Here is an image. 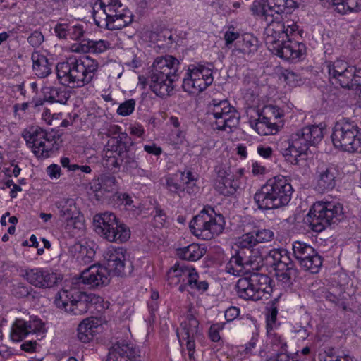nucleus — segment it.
Listing matches in <instances>:
<instances>
[{"instance_id": "f257e3e1", "label": "nucleus", "mask_w": 361, "mask_h": 361, "mask_svg": "<svg viewBox=\"0 0 361 361\" xmlns=\"http://www.w3.org/2000/svg\"><path fill=\"white\" fill-rule=\"evenodd\" d=\"M178 60L171 55L158 56L150 67L147 77L140 75L139 82L148 85L157 96L167 97L174 89V82L178 79Z\"/></svg>"}, {"instance_id": "f03ea898", "label": "nucleus", "mask_w": 361, "mask_h": 361, "mask_svg": "<svg viewBox=\"0 0 361 361\" xmlns=\"http://www.w3.org/2000/svg\"><path fill=\"white\" fill-rule=\"evenodd\" d=\"M98 69V62L90 57L84 59L70 57L56 65L59 82L71 88L82 87L90 83Z\"/></svg>"}, {"instance_id": "7ed1b4c3", "label": "nucleus", "mask_w": 361, "mask_h": 361, "mask_svg": "<svg viewBox=\"0 0 361 361\" xmlns=\"http://www.w3.org/2000/svg\"><path fill=\"white\" fill-rule=\"evenodd\" d=\"M292 193V185L286 177L277 176L267 180L255 194L254 200L260 209H274L286 205Z\"/></svg>"}, {"instance_id": "20e7f679", "label": "nucleus", "mask_w": 361, "mask_h": 361, "mask_svg": "<svg viewBox=\"0 0 361 361\" xmlns=\"http://www.w3.org/2000/svg\"><path fill=\"white\" fill-rule=\"evenodd\" d=\"M94 11L96 24L109 30L122 29L133 20L132 13L122 8L119 0H98L94 4Z\"/></svg>"}, {"instance_id": "39448f33", "label": "nucleus", "mask_w": 361, "mask_h": 361, "mask_svg": "<svg viewBox=\"0 0 361 361\" xmlns=\"http://www.w3.org/2000/svg\"><path fill=\"white\" fill-rule=\"evenodd\" d=\"M334 147L344 152H354L361 147V129L349 118L337 119L331 135Z\"/></svg>"}, {"instance_id": "423d86ee", "label": "nucleus", "mask_w": 361, "mask_h": 361, "mask_svg": "<svg viewBox=\"0 0 361 361\" xmlns=\"http://www.w3.org/2000/svg\"><path fill=\"white\" fill-rule=\"evenodd\" d=\"M224 228V219L214 208L204 207L190 222V229L196 236L209 240L219 235Z\"/></svg>"}, {"instance_id": "0eeeda50", "label": "nucleus", "mask_w": 361, "mask_h": 361, "mask_svg": "<svg viewBox=\"0 0 361 361\" xmlns=\"http://www.w3.org/2000/svg\"><path fill=\"white\" fill-rule=\"evenodd\" d=\"M343 216V206L329 201L315 202L308 213L310 225L315 232L322 231L330 224L341 221Z\"/></svg>"}, {"instance_id": "6e6552de", "label": "nucleus", "mask_w": 361, "mask_h": 361, "mask_svg": "<svg viewBox=\"0 0 361 361\" xmlns=\"http://www.w3.org/2000/svg\"><path fill=\"white\" fill-rule=\"evenodd\" d=\"M93 221L97 233L109 242L122 243L130 238L129 228L120 222L114 213L96 214Z\"/></svg>"}, {"instance_id": "1a4fd4ad", "label": "nucleus", "mask_w": 361, "mask_h": 361, "mask_svg": "<svg viewBox=\"0 0 361 361\" xmlns=\"http://www.w3.org/2000/svg\"><path fill=\"white\" fill-rule=\"evenodd\" d=\"M270 279L265 274L249 273L238 279L236 288L240 298L257 301L269 294L271 288Z\"/></svg>"}, {"instance_id": "9d476101", "label": "nucleus", "mask_w": 361, "mask_h": 361, "mask_svg": "<svg viewBox=\"0 0 361 361\" xmlns=\"http://www.w3.org/2000/svg\"><path fill=\"white\" fill-rule=\"evenodd\" d=\"M266 259L274 268L276 279L284 287H290L297 276L298 271L288 251L285 249L271 250L266 255Z\"/></svg>"}, {"instance_id": "9b49d317", "label": "nucleus", "mask_w": 361, "mask_h": 361, "mask_svg": "<svg viewBox=\"0 0 361 361\" xmlns=\"http://www.w3.org/2000/svg\"><path fill=\"white\" fill-rule=\"evenodd\" d=\"M88 296L77 287L66 286L56 295L54 303L72 315H82L89 310Z\"/></svg>"}, {"instance_id": "f8f14e48", "label": "nucleus", "mask_w": 361, "mask_h": 361, "mask_svg": "<svg viewBox=\"0 0 361 361\" xmlns=\"http://www.w3.org/2000/svg\"><path fill=\"white\" fill-rule=\"evenodd\" d=\"M281 16L269 18L267 25L264 32L265 44L269 50H274L279 44L293 36L298 30V25L290 20H281Z\"/></svg>"}, {"instance_id": "ddd939ff", "label": "nucleus", "mask_w": 361, "mask_h": 361, "mask_svg": "<svg viewBox=\"0 0 361 361\" xmlns=\"http://www.w3.org/2000/svg\"><path fill=\"white\" fill-rule=\"evenodd\" d=\"M208 114L215 119L216 128L219 130H231L240 121V114L227 99H212L208 104Z\"/></svg>"}, {"instance_id": "4468645a", "label": "nucleus", "mask_w": 361, "mask_h": 361, "mask_svg": "<svg viewBox=\"0 0 361 361\" xmlns=\"http://www.w3.org/2000/svg\"><path fill=\"white\" fill-rule=\"evenodd\" d=\"M183 81L184 91L190 94H199L213 82L212 70L203 65L191 66Z\"/></svg>"}, {"instance_id": "2eb2a0df", "label": "nucleus", "mask_w": 361, "mask_h": 361, "mask_svg": "<svg viewBox=\"0 0 361 361\" xmlns=\"http://www.w3.org/2000/svg\"><path fill=\"white\" fill-rule=\"evenodd\" d=\"M292 247L295 259L305 270L312 274L319 271L322 265V259L312 246L300 241H295Z\"/></svg>"}, {"instance_id": "dca6fc26", "label": "nucleus", "mask_w": 361, "mask_h": 361, "mask_svg": "<svg viewBox=\"0 0 361 361\" xmlns=\"http://www.w3.org/2000/svg\"><path fill=\"white\" fill-rule=\"evenodd\" d=\"M267 114L271 115L270 117L262 116L257 113V118L250 119L249 121L250 126L261 135L276 133L283 125L281 120L271 122L273 118L280 119L283 116V111L280 108L269 106L267 107Z\"/></svg>"}, {"instance_id": "f3484780", "label": "nucleus", "mask_w": 361, "mask_h": 361, "mask_svg": "<svg viewBox=\"0 0 361 361\" xmlns=\"http://www.w3.org/2000/svg\"><path fill=\"white\" fill-rule=\"evenodd\" d=\"M23 137L36 157L42 158L49 157L54 145L53 140L42 128L36 127L32 131L24 132Z\"/></svg>"}, {"instance_id": "a211bd4d", "label": "nucleus", "mask_w": 361, "mask_h": 361, "mask_svg": "<svg viewBox=\"0 0 361 361\" xmlns=\"http://www.w3.org/2000/svg\"><path fill=\"white\" fill-rule=\"evenodd\" d=\"M126 250L123 247L111 246L104 252V258L106 262L104 267L110 274L116 276H125L130 274L132 267L126 264Z\"/></svg>"}, {"instance_id": "6ab92c4d", "label": "nucleus", "mask_w": 361, "mask_h": 361, "mask_svg": "<svg viewBox=\"0 0 361 361\" xmlns=\"http://www.w3.org/2000/svg\"><path fill=\"white\" fill-rule=\"evenodd\" d=\"M297 7L294 0H267L262 6L259 1H254L251 10L254 13L261 14L264 16L265 20L269 18H275L276 16H281L283 12L290 13Z\"/></svg>"}, {"instance_id": "aec40b11", "label": "nucleus", "mask_w": 361, "mask_h": 361, "mask_svg": "<svg viewBox=\"0 0 361 361\" xmlns=\"http://www.w3.org/2000/svg\"><path fill=\"white\" fill-rule=\"evenodd\" d=\"M106 147L108 150L115 152H118V155L121 157V162H119V159H116L113 164L114 166L119 167L120 165L123 164L126 170L132 171L134 169H137V160L141 155V152L137 150L121 152V150L126 147V145L122 142V137L120 135L109 139Z\"/></svg>"}, {"instance_id": "412c9836", "label": "nucleus", "mask_w": 361, "mask_h": 361, "mask_svg": "<svg viewBox=\"0 0 361 361\" xmlns=\"http://www.w3.org/2000/svg\"><path fill=\"white\" fill-rule=\"evenodd\" d=\"M323 128L319 126L312 125L302 128L294 133L295 145L300 148L304 154L309 146L316 145L323 138Z\"/></svg>"}, {"instance_id": "4be33fe9", "label": "nucleus", "mask_w": 361, "mask_h": 361, "mask_svg": "<svg viewBox=\"0 0 361 361\" xmlns=\"http://www.w3.org/2000/svg\"><path fill=\"white\" fill-rule=\"evenodd\" d=\"M217 173L215 182V189L224 196L233 195L239 187L238 180L234 178V175L231 171L229 166L219 165L216 167Z\"/></svg>"}, {"instance_id": "5701e85b", "label": "nucleus", "mask_w": 361, "mask_h": 361, "mask_svg": "<svg viewBox=\"0 0 361 361\" xmlns=\"http://www.w3.org/2000/svg\"><path fill=\"white\" fill-rule=\"evenodd\" d=\"M110 275L104 267L94 264L83 270L78 279L82 283L95 288L108 285Z\"/></svg>"}, {"instance_id": "b1692460", "label": "nucleus", "mask_w": 361, "mask_h": 361, "mask_svg": "<svg viewBox=\"0 0 361 361\" xmlns=\"http://www.w3.org/2000/svg\"><path fill=\"white\" fill-rule=\"evenodd\" d=\"M240 255L244 261V264L249 273L257 272L259 271L264 265V254L262 249L255 247H243L241 245V238L238 241Z\"/></svg>"}, {"instance_id": "393cba45", "label": "nucleus", "mask_w": 361, "mask_h": 361, "mask_svg": "<svg viewBox=\"0 0 361 361\" xmlns=\"http://www.w3.org/2000/svg\"><path fill=\"white\" fill-rule=\"evenodd\" d=\"M23 276L31 284L38 288H51L58 281L56 274L42 268L25 269Z\"/></svg>"}, {"instance_id": "a878e982", "label": "nucleus", "mask_w": 361, "mask_h": 361, "mask_svg": "<svg viewBox=\"0 0 361 361\" xmlns=\"http://www.w3.org/2000/svg\"><path fill=\"white\" fill-rule=\"evenodd\" d=\"M337 171L332 166H318L315 173V190L324 193L334 189L336 186Z\"/></svg>"}, {"instance_id": "bb28decb", "label": "nucleus", "mask_w": 361, "mask_h": 361, "mask_svg": "<svg viewBox=\"0 0 361 361\" xmlns=\"http://www.w3.org/2000/svg\"><path fill=\"white\" fill-rule=\"evenodd\" d=\"M271 51L285 60H294L299 59L305 53V45L293 40L292 36H290L282 44H279V47Z\"/></svg>"}, {"instance_id": "cd10ccee", "label": "nucleus", "mask_w": 361, "mask_h": 361, "mask_svg": "<svg viewBox=\"0 0 361 361\" xmlns=\"http://www.w3.org/2000/svg\"><path fill=\"white\" fill-rule=\"evenodd\" d=\"M139 356L140 351L134 344L121 341L116 342L109 348L106 361H118L123 357L132 361L135 360Z\"/></svg>"}, {"instance_id": "c85d7f7f", "label": "nucleus", "mask_w": 361, "mask_h": 361, "mask_svg": "<svg viewBox=\"0 0 361 361\" xmlns=\"http://www.w3.org/2000/svg\"><path fill=\"white\" fill-rule=\"evenodd\" d=\"M295 137L294 134L290 139H280L276 143V149L283 155L286 160L293 165H298V157L302 154L300 148H296L295 145Z\"/></svg>"}, {"instance_id": "c756f323", "label": "nucleus", "mask_w": 361, "mask_h": 361, "mask_svg": "<svg viewBox=\"0 0 361 361\" xmlns=\"http://www.w3.org/2000/svg\"><path fill=\"white\" fill-rule=\"evenodd\" d=\"M91 189L95 192L98 200L102 196L108 197L109 195L114 194L118 190L116 179L111 175H102L97 181L93 183Z\"/></svg>"}, {"instance_id": "7c9ffc66", "label": "nucleus", "mask_w": 361, "mask_h": 361, "mask_svg": "<svg viewBox=\"0 0 361 361\" xmlns=\"http://www.w3.org/2000/svg\"><path fill=\"white\" fill-rule=\"evenodd\" d=\"M274 232L270 229H258L243 234L241 237L243 247H255L258 243H268L273 240Z\"/></svg>"}, {"instance_id": "2f4dec72", "label": "nucleus", "mask_w": 361, "mask_h": 361, "mask_svg": "<svg viewBox=\"0 0 361 361\" xmlns=\"http://www.w3.org/2000/svg\"><path fill=\"white\" fill-rule=\"evenodd\" d=\"M258 40L250 34H245L235 44L233 54L239 57L255 53L257 50Z\"/></svg>"}, {"instance_id": "473e14b6", "label": "nucleus", "mask_w": 361, "mask_h": 361, "mask_svg": "<svg viewBox=\"0 0 361 361\" xmlns=\"http://www.w3.org/2000/svg\"><path fill=\"white\" fill-rule=\"evenodd\" d=\"M111 48V43L105 39H84L74 49L75 51L99 54Z\"/></svg>"}, {"instance_id": "72a5a7b5", "label": "nucleus", "mask_w": 361, "mask_h": 361, "mask_svg": "<svg viewBox=\"0 0 361 361\" xmlns=\"http://www.w3.org/2000/svg\"><path fill=\"white\" fill-rule=\"evenodd\" d=\"M32 71L36 76L44 78L51 73V63L48 59L38 51L32 54Z\"/></svg>"}, {"instance_id": "f704fd0d", "label": "nucleus", "mask_w": 361, "mask_h": 361, "mask_svg": "<svg viewBox=\"0 0 361 361\" xmlns=\"http://www.w3.org/2000/svg\"><path fill=\"white\" fill-rule=\"evenodd\" d=\"M99 326V320L96 318L84 319L78 327V337L83 343H88L93 337Z\"/></svg>"}, {"instance_id": "c9c22d12", "label": "nucleus", "mask_w": 361, "mask_h": 361, "mask_svg": "<svg viewBox=\"0 0 361 361\" xmlns=\"http://www.w3.org/2000/svg\"><path fill=\"white\" fill-rule=\"evenodd\" d=\"M192 269V267H188L183 264H176L167 273L169 283L171 286H176L181 283V280L188 279Z\"/></svg>"}, {"instance_id": "e433bc0d", "label": "nucleus", "mask_w": 361, "mask_h": 361, "mask_svg": "<svg viewBox=\"0 0 361 361\" xmlns=\"http://www.w3.org/2000/svg\"><path fill=\"white\" fill-rule=\"evenodd\" d=\"M206 253L204 247L198 244L192 243L186 247L177 249L176 254L182 259L195 262L202 258Z\"/></svg>"}, {"instance_id": "4c0bfd02", "label": "nucleus", "mask_w": 361, "mask_h": 361, "mask_svg": "<svg viewBox=\"0 0 361 361\" xmlns=\"http://www.w3.org/2000/svg\"><path fill=\"white\" fill-rule=\"evenodd\" d=\"M209 284L204 280H200V276L196 271L195 269L192 267L191 269L190 274L188 279V282L184 284H181L178 287V290L180 292L188 290L190 288L192 290L197 291H206L208 289Z\"/></svg>"}, {"instance_id": "58836bf2", "label": "nucleus", "mask_w": 361, "mask_h": 361, "mask_svg": "<svg viewBox=\"0 0 361 361\" xmlns=\"http://www.w3.org/2000/svg\"><path fill=\"white\" fill-rule=\"evenodd\" d=\"M225 271L233 276L247 275L249 272L244 264L242 256L240 255L239 250L237 253L232 256L230 260L225 266Z\"/></svg>"}, {"instance_id": "ea45409f", "label": "nucleus", "mask_w": 361, "mask_h": 361, "mask_svg": "<svg viewBox=\"0 0 361 361\" xmlns=\"http://www.w3.org/2000/svg\"><path fill=\"white\" fill-rule=\"evenodd\" d=\"M69 97V92L59 87H47L44 92V101L50 103L65 104Z\"/></svg>"}, {"instance_id": "a19ab883", "label": "nucleus", "mask_w": 361, "mask_h": 361, "mask_svg": "<svg viewBox=\"0 0 361 361\" xmlns=\"http://www.w3.org/2000/svg\"><path fill=\"white\" fill-rule=\"evenodd\" d=\"M181 327L180 331L177 332L180 342H181L180 336L185 338V336H186V338L194 337L195 335L197 334L199 322L192 314H189L187 316L186 320L181 323Z\"/></svg>"}, {"instance_id": "79ce46f5", "label": "nucleus", "mask_w": 361, "mask_h": 361, "mask_svg": "<svg viewBox=\"0 0 361 361\" xmlns=\"http://www.w3.org/2000/svg\"><path fill=\"white\" fill-rule=\"evenodd\" d=\"M55 206L59 211V215L64 220L72 219L76 212V205L74 200L63 198L58 200Z\"/></svg>"}, {"instance_id": "37998d69", "label": "nucleus", "mask_w": 361, "mask_h": 361, "mask_svg": "<svg viewBox=\"0 0 361 361\" xmlns=\"http://www.w3.org/2000/svg\"><path fill=\"white\" fill-rule=\"evenodd\" d=\"M30 334L27 321L18 319L13 324L10 338L13 342H20Z\"/></svg>"}, {"instance_id": "c03bdc74", "label": "nucleus", "mask_w": 361, "mask_h": 361, "mask_svg": "<svg viewBox=\"0 0 361 361\" xmlns=\"http://www.w3.org/2000/svg\"><path fill=\"white\" fill-rule=\"evenodd\" d=\"M354 71L353 67L349 68L341 73L331 78V80H334V82H332L338 84L343 88L353 89V74L355 73Z\"/></svg>"}, {"instance_id": "a18cd8bd", "label": "nucleus", "mask_w": 361, "mask_h": 361, "mask_svg": "<svg viewBox=\"0 0 361 361\" xmlns=\"http://www.w3.org/2000/svg\"><path fill=\"white\" fill-rule=\"evenodd\" d=\"M166 185L170 192L178 194L180 197H185V188H183V183L180 177L178 178L177 176L167 177Z\"/></svg>"}, {"instance_id": "49530a36", "label": "nucleus", "mask_w": 361, "mask_h": 361, "mask_svg": "<svg viewBox=\"0 0 361 361\" xmlns=\"http://www.w3.org/2000/svg\"><path fill=\"white\" fill-rule=\"evenodd\" d=\"M192 176L190 171H188L186 173L184 172L180 173V179L183 183V188H185V195L186 194L190 195L196 194L198 192L199 188L197 186Z\"/></svg>"}, {"instance_id": "de8ad7c7", "label": "nucleus", "mask_w": 361, "mask_h": 361, "mask_svg": "<svg viewBox=\"0 0 361 361\" xmlns=\"http://www.w3.org/2000/svg\"><path fill=\"white\" fill-rule=\"evenodd\" d=\"M326 66L330 78L349 69V68L353 67L350 66L348 62L341 59H337L334 62H328Z\"/></svg>"}, {"instance_id": "09e8293b", "label": "nucleus", "mask_w": 361, "mask_h": 361, "mask_svg": "<svg viewBox=\"0 0 361 361\" xmlns=\"http://www.w3.org/2000/svg\"><path fill=\"white\" fill-rule=\"evenodd\" d=\"M277 314L278 309L275 304H272L268 308L267 313L266 314L267 330L268 333L276 327Z\"/></svg>"}, {"instance_id": "8fccbe9b", "label": "nucleus", "mask_w": 361, "mask_h": 361, "mask_svg": "<svg viewBox=\"0 0 361 361\" xmlns=\"http://www.w3.org/2000/svg\"><path fill=\"white\" fill-rule=\"evenodd\" d=\"M272 343L274 345H280L281 352L279 353L276 357H270L267 361H294L293 357H290L286 353H284V347L286 346V343L283 342L281 337H276L273 339Z\"/></svg>"}, {"instance_id": "3c124183", "label": "nucleus", "mask_w": 361, "mask_h": 361, "mask_svg": "<svg viewBox=\"0 0 361 361\" xmlns=\"http://www.w3.org/2000/svg\"><path fill=\"white\" fill-rule=\"evenodd\" d=\"M281 77L286 82L287 84L291 86H296L299 85L301 81V77L297 73L286 69L281 74Z\"/></svg>"}, {"instance_id": "603ef678", "label": "nucleus", "mask_w": 361, "mask_h": 361, "mask_svg": "<svg viewBox=\"0 0 361 361\" xmlns=\"http://www.w3.org/2000/svg\"><path fill=\"white\" fill-rule=\"evenodd\" d=\"M135 100L133 99L125 101L119 105L117 109V114L123 116L131 114L135 109Z\"/></svg>"}, {"instance_id": "864d4df0", "label": "nucleus", "mask_w": 361, "mask_h": 361, "mask_svg": "<svg viewBox=\"0 0 361 361\" xmlns=\"http://www.w3.org/2000/svg\"><path fill=\"white\" fill-rule=\"evenodd\" d=\"M167 216L163 209L159 207L154 209L153 224L155 227H164L167 223Z\"/></svg>"}, {"instance_id": "5fc2aeb1", "label": "nucleus", "mask_w": 361, "mask_h": 361, "mask_svg": "<svg viewBox=\"0 0 361 361\" xmlns=\"http://www.w3.org/2000/svg\"><path fill=\"white\" fill-rule=\"evenodd\" d=\"M32 288L30 286H27L22 283H18L13 286L11 291L12 294L15 297L18 298H22L28 296Z\"/></svg>"}, {"instance_id": "6e6d98bb", "label": "nucleus", "mask_w": 361, "mask_h": 361, "mask_svg": "<svg viewBox=\"0 0 361 361\" xmlns=\"http://www.w3.org/2000/svg\"><path fill=\"white\" fill-rule=\"evenodd\" d=\"M68 37L73 40H79L83 37L84 30L81 25H75L73 26H68Z\"/></svg>"}, {"instance_id": "4d7b16f0", "label": "nucleus", "mask_w": 361, "mask_h": 361, "mask_svg": "<svg viewBox=\"0 0 361 361\" xmlns=\"http://www.w3.org/2000/svg\"><path fill=\"white\" fill-rule=\"evenodd\" d=\"M30 334L44 332V326L39 319H34L32 321H27Z\"/></svg>"}, {"instance_id": "13d9d810", "label": "nucleus", "mask_w": 361, "mask_h": 361, "mask_svg": "<svg viewBox=\"0 0 361 361\" xmlns=\"http://www.w3.org/2000/svg\"><path fill=\"white\" fill-rule=\"evenodd\" d=\"M28 43L33 47H38L44 42V35L41 32L35 31L27 38Z\"/></svg>"}, {"instance_id": "bf43d9fd", "label": "nucleus", "mask_w": 361, "mask_h": 361, "mask_svg": "<svg viewBox=\"0 0 361 361\" xmlns=\"http://www.w3.org/2000/svg\"><path fill=\"white\" fill-rule=\"evenodd\" d=\"M223 323H216L212 324L209 328V337L214 342H217L220 340L219 331L224 328Z\"/></svg>"}, {"instance_id": "052dcab7", "label": "nucleus", "mask_w": 361, "mask_h": 361, "mask_svg": "<svg viewBox=\"0 0 361 361\" xmlns=\"http://www.w3.org/2000/svg\"><path fill=\"white\" fill-rule=\"evenodd\" d=\"M355 73L353 74V89L361 86V66H353Z\"/></svg>"}, {"instance_id": "680f3d73", "label": "nucleus", "mask_w": 361, "mask_h": 361, "mask_svg": "<svg viewBox=\"0 0 361 361\" xmlns=\"http://www.w3.org/2000/svg\"><path fill=\"white\" fill-rule=\"evenodd\" d=\"M240 310L236 307H230L225 312V318L228 322H231L238 317Z\"/></svg>"}, {"instance_id": "e2e57ef3", "label": "nucleus", "mask_w": 361, "mask_h": 361, "mask_svg": "<svg viewBox=\"0 0 361 361\" xmlns=\"http://www.w3.org/2000/svg\"><path fill=\"white\" fill-rule=\"evenodd\" d=\"M47 173L51 178H59L61 175V168L57 164H51L47 168Z\"/></svg>"}, {"instance_id": "0e129e2a", "label": "nucleus", "mask_w": 361, "mask_h": 361, "mask_svg": "<svg viewBox=\"0 0 361 361\" xmlns=\"http://www.w3.org/2000/svg\"><path fill=\"white\" fill-rule=\"evenodd\" d=\"M180 338H181V341L182 340L186 341V346H187V349L188 350V356H189V358L190 360H192V356H193V353H194L195 348L194 337L186 338V336H185V338H183L180 336Z\"/></svg>"}, {"instance_id": "69168bd1", "label": "nucleus", "mask_w": 361, "mask_h": 361, "mask_svg": "<svg viewBox=\"0 0 361 361\" xmlns=\"http://www.w3.org/2000/svg\"><path fill=\"white\" fill-rule=\"evenodd\" d=\"M68 26L66 25H57L55 28L56 35L61 39H66L68 37Z\"/></svg>"}, {"instance_id": "338daca9", "label": "nucleus", "mask_w": 361, "mask_h": 361, "mask_svg": "<svg viewBox=\"0 0 361 361\" xmlns=\"http://www.w3.org/2000/svg\"><path fill=\"white\" fill-rule=\"evenodd\" d=\"M258 154L265 159H269L271 157L273 150L270 147L260 145L257 147Z\"/></svg>"}, {"instance_id": "774afa93", "label": "nucleus", "mask_w": 361, "mask_h": 361, "mask_svg": "<svg viewBox=\"0 0 361 361\" xmlns=\"http://www.w3.org/2000/svg\"><path fill=\"white\" fill-rule=\"evenodd\" d=\"M144 149L148 154H152L156 156L161 154L162 152L161 148L157 147L155 144L145 145L144 146Z\"/></svg>"}]
</instances>
